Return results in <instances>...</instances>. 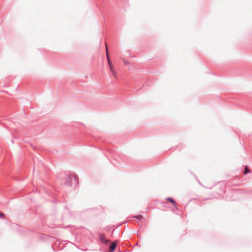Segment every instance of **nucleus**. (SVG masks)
Here are the masks:
<instances>
[{
	"mask_svg": "<svg viewBox=\"0 0 252 252\" xmlns=\"http://www.w3.org/2000/svg\"><path fill=\"white\" fill-rule=\"evenodd\" d=\"M78 180L77 175L71 174L66 176L65 181L63 182V184L66 186H76L79 184Z\"/></svg>",
	"mask_w": 252,
	"mask_h": 252,
	"instance_id": "obj_1",
	"label": "nucleus"
},
{
	"mask_svg": "<svg viewBox=\"0 0 252 252\" xmlns=\"http://www.w3.org/2000/svg\"><path fill=\"white\" fill-rule=\"evenodd\" d=\"M105 48H106V51L107 59V61H108V63L110 69L112 73L113 74V75L114 76H116V71L114 70V69L112 66V64L111 62V60L110 59L108 52V47L107 46L106 43L105 44Z\"/></svg>",
	"mask_w": 252,
	"mask_h": 252,
	"instance_id": "obj_2",
	"label": "nucleus"
},
{
	"mask_svg": "<svg viewBox=\"0 0 252 252\" xmlns=\"http://www.w3.org/2000/svg\"><path fill=\"white\" fill-rule=\"evenodd\" d=\"M99 239L101 242L104 244H107L109 242V240L105 238V235L104 233L100 234L99 235Z\"/></svg>",
	"mask_w": 252,
	"mask_h": 252,
	"instance_id": "obj_3",
	"label": "nucleus"
},
{
	"mask_svg": "<svg viewBox=\"0 0 252 252\" xmlns=\"http://www.w3.org/2000/svg\"><path fill=\"white\" fill-rule=\"evenodd\" d=\"M117 246V243L116 241H114L111 243L110 245L109 248V251L110 252H113Z\"/></svg>",
	"mask_w": 252,
	"mask_h": 252,
	"instance_id": "obj_4",
	"label": "nucleus"
},
{
	"mask_svg": "<svg viewBox=\"0 0 252 252\" xmlns=\"http://www.w3.org/2000/svg\"><path fill=\"white\" fill-rule=\"evenodd\" d=\"M166 200L167 201L170 202L171 203H172L173 204V205L175 207H176V208H177L176 206V201H175V200L174 199H173L171 197H167L166 198Z\"/></svg>",
	"mask_w": 252,
	"mask_h": 252,
	"instance_id": "obj_5",
	"label": "nucleus"
},
{
	"mask_svg": "<svg viewBox=\"0 0 252 252\" xmlns=\"http://www.w3.org/2000/svg\"><path fill=\"white\" fill-rule=\"evenodd\" d=\"M250 172V170L248 167H246L244 170V174H247Z\"/></svg>",
	"mask_w": 252,
	"mask_h": 252,
	"instance_id": "obj_6",
	"label": "nucleus"
},
{
	"mask_svg": "<svg viewBox=\"0 0 252 252\" xmlns=\"http://www.w3.org/2000/svg\"><path fill=\"white\" fill-rule=\"evenodd\" d=\"M134 218L137 219L138 220H141L143 218V217H142V215H138V216H134Z\"/></svg>",
	"mask_w": 252,
	"mask_h": 252,
	"instance_id": "obj_7",
	"label": "nucleus"
},
{
	"mask_svg": "<svg viewBox=\"0 0 252 252\" xmlns=\"http://www.w3.org/2000/svg\"><path fill=\"white\" fill-rule=\"evenodd\" d=\"M0 218L1 219H4L5 218V215L4 213L0 211Z\"/></svg>",
	"mask_w": 252,
	"mask_h": 252,
	"instance_id": "obj_8",
	"label": "nucleus"
},
{
	"mask_svg": "<svg viewBox=\"0 0 252 252\" xmlns=\"http://www.w3.org/2000/svg\"><path fill=\"white\" fill-rule=\"evenodd\" d=\"M125 63H126V64H128V63H127V62H125Z\"/></svg>",
	"mask_w": 252,
	"mask_h": 252,
	"instance_id": "obj_9",
	"label": "nucleus"
}]
</instances>
